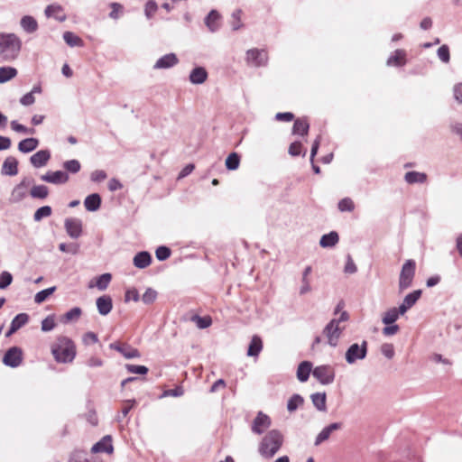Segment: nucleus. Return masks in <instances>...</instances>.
Returning a JSON list of instances; mask_svg holds the SVG:
<instances>
[{
  "label": "nucleus",
  "mask_w": 462,
  "mask_h": 462,
  "mask_svg": "<svg viewBox=\"0 0 462 462\" xmlns=\"http://www.w3.org/2000/svg\"><path fill=\"white\" fill-rule=\"evenodd\" d=\"M51 354L58 363H71L76 356V346L69 337L60 336L51 346Z\"/></svg>",
  "instance_id": "f257e3e1"
},
{
  "label": "nucleus",
  "mask_w": 462,
  "mask_h": 462,
  "mask_svg": "<svg viewBox=\"0 0 462 462\" xmlns=\"http://www.w3.org/2000/svg\"><path fill=\"white\" fill-rule=\"evenodd\" d=\"M283 444V435L278 430H269L258 446L259 454L264 458H272Z\"/></svg>",
  "instance_id": "f03ea898"
},
{
  "label": "nucleus",
  "mask_w": 462,
  "mask_h": 462,
  "mask_svg": "<svg viewBox=\"0 0 462 462\" xmlns=\"http://www.w3.org/2000/svg\"><path fill=\"white\" fill-rule=\"evenodd\" d=\"M22 42L14 33L0 32V57L6 61L13 60L18 56Z\"/></svg>",
  "instance_id": "7ed1b4c3"
},
{
  "label": "nucleus",
  "mask_w": 462,
  "mask_h": 462,
  "mask_svg": "<svg viewBox=\"0 0 462 462\" xmlns=\"http://www.w3.org/2000/svg\"><path fill=\"white\" fill-rule=\"evenodd\" d=\"M245 60L249 67L264 68L269 62L268 52L265 49H249L245 51Z\"/></svg>",
  "instance_id": "20e7f679"
},
{
  "label": "nucleus",
  "mask_w": 462,
  "mask_h": 462,
  "mask_svg": "<svg viewBox=\"0 0 462 462\" xmlns=\"http://www.w3.org/2000/svg\"><path fill=\"white\" fill-rule=\"evenodd\" d=\"M368 350V343L363 340L361 344L354 343L347 348L345 358L347 364L353 365L358 360H363L366 357Z\"/></svg>",
  "instance_id": "39448f33"
},
{
  "label": "nucleus",
  "mask_w": 462,
  "mask_h": 462,
  "mask_svg": "<svg viewBox=\"0 0 462 462\" xmlns=\"http://www.w3.org/2000/svg\"><path fill=\"white\" fill-rule=\"evenodd\" d=\"M416 263L414 260H407L402 267L399 278V289L401 291L408 289L415 275Z\"/></svg>",
  "instance_id": "423d86ee"
},
{
  "label": "nucleus",
  "mask_w": 462,
  "mask_h": 462,
  "mask_svg": "<svg viewBox=\"0 0 462 462\" xmlns=\"http://www.w3.org/2000/svg\"><path fill=\"white\" fill-rule=\"evenodd\" d=\"M312 375L321 384L328 385L331 384L336 376L335 369L329 365H323L316 366L312 371Z\"/></svg>",
  "instance_id": "0eeeda50"
},
{
  "label": "nucleus",
  "mask_w": 462,
  "mask_h": 462,
  "mask_svg": "<svg viewBox=\"0 0 462 462\" xmlns=\"http://www.w3.org/2000/svg\"><path fill=\"white\" fill-rule=\"evenodd\" d=\"M343 330L344 327L341 328L337 324V321L330 320L323 329V334L328 338V344L336 346Z\"/></svg>",
  "instance_id": "6e6552de"
},
{
  "label": "nucleus",
  "mask_w": 462,
  "mask_h": 462,
  "mask_svg": "<svg viewBox=\"0 0 462 462\" xmlns=\"http://www.w3.org/2000/svg\"><path fill=\"white\" fill-rule=\"evenodd\" d=\"M23 361V351L18 346L10 347L3 357V363L9 367H18Z\"/></svg>",
  "instance_id": "1a4fd4ad"
},
{
  "label": "nucleus",
  "mask_w": 462,
  "mask_h": 462,
  "mask_svg": "<svg viewBox=\"0 0 462 462\" xmlns=\"http://www.w3.org/2000/svg\"><path fill=\"white\" fill-rule=\"evenodd\" d=\"M272 424L271 418L259 411L252 423V431L257 435L263 433Z\"/></svg>",
  "instance_id": "9d476101"
},
{
  "label": "nucleus",
  "mask_w": 462,
  "mask_h": 462,
  "mask_svg": "<svg viewBox=\"0 0 462 462\" xmlns=\"http://www.w3.org/2000/svg\"><path fill=\"white\" fill-rule=\"evenodd\" d=\"M41 180L42 181L59 185L64 184L69 180V175L66 171H47L45 174L41 176Z\"/></svg>",
  "instance_id": "9b49d317"
},
{
  "label": "nucleus",
  "mask_w": 462,
  "mask_h": 462,
  "mask_svg": "<svg viewBox=\"0 0 462 462\" xmlns=\"http://www.w3.org/2000/svg\"><path fill=\"white\" fill-rule=\"evenodd\" d=\"M64 226L67 234L74 239L79 238L82 233V222L79 218H66Z\"/></svg>",
  "instance_id": "f8f14e48"
},
{
  "label": "nucleus",
  "mask_w": 462,
  "mask_h": 462,
  "mask_svg": "<svg viewBox=\"0 0 462 462\" xmlns=\"http://www.w3.org/2000/svg\"><path fill=\"white\" fill-rule=\"evenodd\" d=\"M114 447L112 444V437L110 435L104 436L99 441L91 448L92 453H106L112 454Z\"/></svg>",
  "instance_id": "ddd939ff"
},
{
  "label": "nucleus",
  "mask_w": 462,
  "mask_h": 462,
  "mask_svg": "<svg viewBox=\"0 0 462 462\" xmlns=\"http://www.w3.org/2000/svg\"><path fill=\"white\" fill-rule=\"evenodd\" d=\"M421 293L422 291L420 290H415L404 297L402 302L398 307L401 315L405 314L418 301Z\"/></svg>",
  "instance_id": "4468645a"
},
{
  "label": "nucleus",
  "mask_w": 462,
  "mask_h": 462,
  "mask_svg": "<svg viewBox=\"0 0 462 462\" xmlns=\"http://www.w3.org/2000/svg\"><path fill=\"white\" fill-rule=\"evenodd\" d=\"M44 14L48 18H54L58 22H65L67 15L64 14V9L60 5L51 4L46 6Z\"/></svg>",
  "instance_id": "2eb2a0df"
},
{
  "label": "nucleus",
  "mask_w": 462,
  "mask_h": 462,
  "mask_svg": "<svg viewBox=\"0 0 462 462\" xmlns=\"http://www.w3.org/2000/svg\"><path fill=\"white\" fill-rule=\"evenodd\" d=\"M179 62L175 53H168L157 60L153 65V69H166L174 67Z\"/></svg>",
  "instance_id": "dca6fc26"
},
{
  "label": "nucleus",
  "mask_w": 462,
  "mask_h": 462,
  "mask_svg": "<svg viewBox=\"0 0 462 462\" xmlns=\"http://www.w3.org/2000/svg\"><path fill=\"white\" fill-rule=\"evenodd\" d=\"M342 424L340 422H334L326 426L316 437L314 445L319 446L322 442L328 440L331 433L335 430H340Z\"/></svg>",
  "instance_id": "f3484780"
},
{
  "label": "nucleus",
  "mask_w": 462,
  "mask_h": 462,
  "mask_svg": "<svg viewBox=\"0 0 462 462\" xmlns=\"http://www.w3.org/2000/svg\"><path fill=\"white\" fill-rule=\"evenodd\" d=\"M51 159V152L49 150H40L30 158V162L35 168L45 166Z\"/></svg>",
  "instance_id": "a211bd4d"
},
{
  "label": "nucleus",
  "mask_w": 462,
  "mask_h": 462,
  "mask_svg": "<svg viewBox=\"0 0 462 462\" xmlns=\"http://www.w3.org/2000/svg\"><path fill=\"white\" fill-rule=\"evenodd\" d=\"M386 64L389 67H402L406 64V51L402 49H397L391 54Z\"/></svg>",
  "instance_id": "6ab92c4d"
},
{
  "label": "nucleus",
  "mask_w": 462,
  "mask_h": 462,
  "mask_svg": "<svg viewBox=\"0 0 462 462\" xmlns=\"http://www.w3.org/2000/svg\"><path fill=\"white\" fill-rule=\"evenodd\" d=\"M208 74L204 67H195L189 73V79L194 85L203 84L208 79Z\"/></svg>",
  "instance_id": "aec40b11"
},
{
  "label": "nucleus",
  "mask_w": 462,
  "mask_h": 462,
  "mask_svg": "<svg viewBox=\"0 0 462 462\" xmlns=\"http://www.w3.org/2000/svg\"><path fill=\"white\" fill-rule=\"evenodd\" d=\"M1 173L5 176H15L18 173V161L8 156L3 162Z\"/></svg>",
  "instance_id": "412c9836"
},
{
  "label": "nucleus",
  "mask_w": 462,
  "mask_h": 462,
  "mask_svg": "<svg viewBox=\"0 0 462 462\" xmlns=\"http://www.w3.org/2000/svg\"><path fill=\"white\" fill-rule=\"evenodd\" d=\"M96 304L98 313L102 316H106L109 314L113 308L112 299L108 295H103L97 298Z\"/></svg>",
  "instance_id": "4be33fe9"
},
{
  "label": "nucleus",
  "mask_w": 462,
  "mask_h": 462,
  "mask_svg": "<svg viewBox=\"0 0 462 462\" xmlns=\"http://www.w3.org/2000/svg\"><path fill=\"white\" fill-rule=\"evenodd\" d=\"M152 263V255L147 251H141L137 253L134 259L133 263L138 269H144L148 267Z\"/></svg>",
  "instance_id": "5701e85b"
},
{
  "label": "nucleus",
  "mask_w": 462,
  "mask_h": 462,
  "mask_svg": "<svg viewBox=\"0 0 462 462\" xmlns=\"http://www.w3.org/2000/svg\"><path fill=\"white\" fill-rule=\"evenodd\" d=\"M311 272H312L311 266L308 265L304 268V270L302 272L301 281H300L301 285L299 290L300 295H305L311 291L312 289L310 286V280L309 278Z\"/></svg>",
  "instance_id": "b1692460"
},
{
  "label": "nucleus",
  "mask_w": 462,
  "mask_h": 462,
  "mask_svg": "<svg viewBox=\"0 0 462 462\" xmlns=\"http://www.w3.org/2000/svg\"><path fill=\"white\" fill-rule=\"evenodd\" d=\"M312 363L310 361H302L297 369V378L300 382L304 383L306 382L309 377L310 374L312 373Z\"/></svg>",
  "instance_id": "393cba45"
},
{
  "label": "nucleus",
  "mask_w": 462,
  "mask_h": 462,
  "mask_svg": "<svg viewBox=\"0 0 462 462\" xmlns=\"http://www.w3.org/2000/svg\"><path fill=\"white\" fill-rule=\"evenodd\" d=\"M84 206L87 210L95 212L99 209L101 206V197L97 193H93L86 197Z\"/></svg>",
  "instance_id": "a878e982"
},
{
  "label": "nucleus",
  "mask_w": 462,
  "mask_h": 462,
  "mask_svg": "<svg viewBox=\"0 0 462 462\" xmlns=\"http://www.w3.org/2000/svg\"><path fill=\"white\" fill-rule=\"evenodd\" d=\"M220 14L217 10H211L205 18V24L211 32H215L219 29L218 20Z\"/></svg>",
  "instance_id": "bb28decb"
},
{
  "label": "nucleus",
  "mask_w": 462,
  "mask_h": 462,
  "mask_svg": "<svg viewBox=\"0 0 462 462\" xmlns=\"http://www.w3.org/2000/svg\"><path fill=\"white\" fill-rule=\"evenodd\" d=\"M38 145H39V140L34 137H30V138L22 140L18 143V150L21 152L28 153V152L34 151L38 147Z\"/></svg>",
  "instance_id": "cd10ccee"
},
{
  "label": "nucleus",
  "mask_w": 462,
  "mask_h": 462,
  "mask_svg": "<svg viewBox=\"0 0 462 462\" xmlns=\"http://www.w3.org/2000/svg\"><path fill=\"white\" fill-rule=\"evenodd\" d=\"M339 240L338 234L336 231H331L328 234H325L319 240V245L323 248H328L335 246Z\"/></svg>",
  "instance_id": "c85d7f7f"
},
{
  "label": "nucleus",
  "mask_w": 462,
  "mask_h": 462,
  "mask_svg": "<svg viewBox=\"0 0 462 462\" xmlns=\"http://www.w3.org/2000/svg\"><path fill=\"white\" fill-rule=\"evenodd\" d=\"M27 183L26 180H22L18 185H16L12 191V200L14 202H19L23 200L27 195Z\"/></svg>",
  "instance_id": "c756f323"
},
{
  "label": "nucleus",
  "mask_w": 462,
  "mask_h": 462,
  "mask_svg": "<svg viewBox=\"0 0 462 462\" xmlns=\"http://www.w3.org/2000/svg\"><path fill=\"white\" fill-rule=\"evenodd\" d=\"M310 124L306 119L298 118L294 121L292 134L296 135L305 136L308 134Z\"/></svg>",
  "instance_id": "7c9ffc66"
},
{
  "label": "nucleus",
  "mask_w": 462,
  "mask_h": 462,
  "mask_svg": "<svg viewBox=\"0 0 462 462\" xmlns=\"http://www.w3.org/2000/svg\"><path fill=\"white\" fill-rule=\"evenodd\" d=\"M314 407L319 411H327V394L326 393H315L310 395Z\"/></svg>",
  "instance_id": "2f4dec72"
},
{
  "label": "nucleus",
  "mask_w": 462,
  "mask_h": 462,
  "mask_svg": "<svg viewBox=\"0 0 462 462\" xmlns=\"http://www.w3.org/2000/svg\"><path fill=\"white\" fill-rule=\"evenodd\" d=\"M21 27L28 33H33L38 29V23L34 17L24 15L20 21Z\"/></svg>",
  "instance_id": "473e14b6"
},
{
  "label": "nucleus",
  "mask_w": 462,
  "mask_h": 462,
  "mask_svg": "<svg viewBox=\"0 0 462 462\" xmlns=\"http://www.w3.org/2000/svg\"><path fill=\"white\" fill-rule=\"evenodd\" d=\"M263 349V341L261 337L257 335H254L248 346L247 356H258L260 352Z\"/></svg>",
  "instance_id": "72a5a7b5"
},
{
  "label": "nucleus",
  "mask_w": 462,
  "mask_h": 462,
  "mask_svg": "<svg viewBox=\"0 0 462 462\" xmlns=\"http://www.w3.org/2000/svg\"><path fill=\"white\" fill-rule=\"evenodd\" d=\"M404 180L408 184L424 183L427 180V174L419 171H408L404 175Z\"/></svg>",
  "instance_id": "f704fd0d"
},
{
  "label": "nucleus",
  "mask_w": 462,
  "mask_h": 462,
  "mask_svg": "<svg viewBox=\"0 0 462 462\" xmlns=\"http://www.w3.org/2000/svg\"><path fill=\"white\" fill-rule=\"evenodd\" d=\"M18 71L14 67H0V84L8 82L16 77Z\"/></svg>",
  "instance_id": "c9c22d12"
},
{
  "label": "nucleus",
  "mask_w": 462,
  "mask_h": 462,
  "mask_svg": "<svg viewBox=\"0 0 462 462\" xmlns=\"http://www.w3.org/2000/svg\"><path fill=\"white\" fill-rule=\"evenodd\" d=\"M63 40L70 47H81L83 46V41L80 37L73 33L72 32H65L63 33Z\"/></svg>",
  "instance_id": "e433bc0d"
},
{
  "label": "nucleus",
  "mask_w": 462,
  "mask_h": 462,
  "mask_svg": "<svg viewBox=\"0 0 462 462\" xmlns=\"http://www.w3.org/2000/svg\"><path fill=\"white\" fill-rule=\"evenodd\" d=\"M30 195L33 199H44L49 195V189L45 185H35L31 189Z\"/></svg>",
  "instance_id": "4c0bfd02"
},
{
  "label": "nucleus",
  "mask_w": 462,
  "mask_h": 462,
  "mask_svg": "<svg viewBox=\"0 0 462 462\" xmlns=\"http://www.w3.org/2000/svg\"><path fill=\"white\" fill-rule=\"evenodd\" d=\"M399 315H401L400 309L392 308L384 313L382 321L385 325L394 324V322L398 319Z\"/></svg>",
  "instance_id": "58836bf2"
},
{
  "label": "nucleus",
  "mask_w": 462,
  "mask_h": 462,
  "mask_svg": "<svg viewBox=\"0 0 462 462\" xmlns=\"http://www.w3.org/2000/svg\"><path fill=\"white\" fill-rule=\"evenodd\" d=\"M82 314V310L79 307H74L67 311L61 318L63 323H69L73 320H77Z\"/></svg>",
  "instance_id": "ea45409f"
},
{
  "label": "nucleus",
  "mask_w": 462,
  "mask_h": 462,
  "mask_svg": "<svg viewBox=\"0 0 462 462\" xmlns=\"http://www.w3.org/2000/svg\"><path fill=\"white\" fill-rule=\"evenodd\" d=\"M226 167L229 171H236L240 164V156L237 152H231L226 159Z\"/></svg>",
  "instance_id": "a19ab883"
},
{
  "label": "nucleus",
  "mask_w": 462,
  "mask_h": 462,
  "mask_svg": "<svg viewBox=\"0 0 462 462\" xmlns=\"http://www.w3.org/2000/svg\"><path fill=\"white\" fill-rule=\"evenodd\" d=\"M304 402V399L300 394H293L287 402V410L290 412L295 411Z\"/></svg>",
  "instance_id": "79ce46f5"
},
{
  "label": "nucleus",
  "mask_w": 462,
  "mask_h": 462,
  "mask_svg": "<svg viewBox=\"0 0 462 462\" xmlns=\"http://www.w3.org/2000/svg\"><path fill=\"white\" fill-rule=\"evenodd\" d=\"M126 359L138 358L141 356L138 349L132 347L127 344H123L121 353Z\"/></svg>",
  "instance_id": "37998d69"
},
{
  "label": "nucleus",
  "mask_w": 462,
  "mask_h": 462,
  "mask_svg": "<svg viewBox=\"0 0 462 462\" xmlns=\"http://www.w3.org/2000/svg\"><path fill=\"white\" fill-rule=\"evenodd\" d=\"M56 290V287H50L37 292L34 296V301L38 304L45 301Z\"/></svg>",
  "instance_id": "c03bdc74"
},
{
  "label": "nucleus",
  "mask_w": 462,
  "mask_h": 462,
  "mask_svg": "<svg viewBox=\"0 0 462 462\" xmlns=\"http://www.w3.org/2000/svg\"><path fill=\"white\" fill-rule=\"evenodd\" d=\"M337 208L341 212H352L355 209V203L350 198L346 197L339 200Z\"/></svg>",
  "instance_id": "a18cd8bd"
},
{
  "label": "nucleus",
  "mask_w": 462,
  "mask_h": 462,
  "mask_svg": "<svg viewBox=\"0 0 462 462\" xmlns=\"http://www.w3.org/2000/svg\"><path fill=\"white\" fill-rule=\"evenodd\" d=\"M191 320L193 322H195L196 326L199 328H208L211 324H212V319L210 317L208 316H206V317H200L199 315H194L192 318H191Z\"/></svg>",
  "instance_id": "49530a36"
},
{
  "label": "nucleus",
  "mask_w": 462,
  "mask_h": 462,
  "mask_svg": "<svg viewBox=\"0 0 462 462\" xmlns=\"http://www.w3.org/2000/svg\"><path fill=\"white\" fill-rule=\"evenodd\" d=\"M52 209L50 206H42L39 208L33 214V219L36 222L41 221L44 217H48L51 215Z\"/></svg>",
  "instance_id": "de8ad7c7"
},
{
  "label": "nucleus",
  "mask_w": 462,
  "mask_h": 462,
  "mask_svg": "<svg viewBox=\"0 0 462 462\" xmlns=\"http://www.w3.org/2000/svg\"><path fill=\"white\" fill-rule=\"evenodd\" d=\"M28 321L29 315L27 313H19L13 319L11 324L18 330L27 324Z\"/></svg>",
  "instance_id": "09e8293b"
},
{
  "label": "nucleus",
  "mask_w": 462,
  "mask_h": 462,
  "mask_svg": "<svg viewBox=\"0 0 462 462\" xmlns=\"http://www.w3.org/2000/svg\"><path fill=\"white\" fill-rule=\"evenodd\" d=\"M112 275L110 273H103L97 278L96 286L99 291H104L107 288L111 282Z\"/></svg>",
  "instance_id": "8fccbe9b"
},
{
  "label": "nucleus",
  "mask_w": 462,
  "mask_h": 462,
  "mask_svg": "<svg viewBox=\"0 0 462 462\" xmlns=\"http://www.w3.org/2000/svg\"><path fill=\"white\" fill-rule=\"evenodd\" d=\"M63 168L68 171V172H70V173H77L80 171V168H81V165H80V162L76 160V159H72V160H69V161H66L63 162Z\"/></svg>",
  "instance_id": "3c124183"
},
{
  "label": "nucleus",
  "mask_w": 462,
  "mask_h": 462,
  "mask_svg": "<svg viewBox=\"0 0 462 462\" xmlns=\"http://www.w3.org/2000/svg\"><path fill=\"white\" fill-rule=\"evenodd\" d=\"M59 249L63 253L77 254L79 250V245L77 243H61L59 245Z\"/></svg>",
  "instance_id": "603ef678"
},
{
  "label": "nucleus",
  "mask_w": 462,
  "mask_h": 462,
  "mask_svg": "<svg viewBox=\"0 0 462 462\" xmlns=\"http://www.w3.org/2000/svg\"><path fill=\"white\" fill-rule=\"evenodd\" d=\"M111 12L109 13V17L113 20H117L124 12V6L116 2L110 4Z\"/></svg>",
  "instance_id": "864d4df0"
},
{
  "label": "nucleus",
  "mask_w": 462,
  "mask_h": 462,
  "mask_svg": "<svg viewBox=\"0 0 462 462\" xmlns=\"http://www.w3.org/2000/svg\"><path fill=\"white\" fill-rule=\"evenodd\" d=\"M158 10L157 3L154 0H148L144 5V14L147 19H151Z\"/></svg>",
  "instance_id": "5fc2aeb1"
},
{
  "label": "nucleus",
  "mask_w": 462,
  "mask_h": 462,
  "mask_svg": "<svg viewBox=\"0 0 462 462\" xmlns=\"http://www.w3.org/2000/svg\"><path fill=\"white\" fill-rule=\"evenodd\" d=\"M171 251L168 246L161 245L155 251V256L159 261H165L171 256Z\"/></svg>",
  "instance_id": "6e6d98bb"
},
{
  "label": "nucleus",
  "mask_w": 462,
  "mask_h": 462,
  "mask_svg": "<svg viewBox=\"0 0 462 462\" xmlns=\"http://www.w3.org/2000/svg\"><path fill=\"white\" fill-rule=\"evenodd\" d=\"M157 298V291L152 288H147L142 296V300L144 304H152Z\"/></svg>",
  "instance_id": "4d7b16f0"
},
{
  "label": "nucleus",
  "mask_w": 462,
  "mask_h": 462,
  "mask_svg": "<svg viewBox=\"0 0 462 462\" xmlns=\"http://www.w3.org/2000/svg\"><path fill=\"white\" fill-rule=\"evenodd\" d=\"M13 282V275L7 272L4 271L0 273V290L6 289Z\"/></svg>",
  "instance_id": "13d9d810"
},
{
  "label": "nucleus",
  "mask_w": 462,
  "mask_h": 462,
  "mask_svg": "<svg viewBox=\"0 0 462 462\" xmlns=\"http://www.w3.org/2000/svg\"><path fill=\"white\" fill-rule=\"evenodd\" d=\"M11 128L17 133H23V134H34L35 130L33 128H27L22 124H19L17 121L14 120L11 122Z\"/></svg>",
  "instance_id": "bf43d9fd"
},
{
  "label": "nucleus",
  "mask_w": 462,
  "mask_h": 462,
  "mask_svg": "<svg viewBox=\"0 0 462 462\" xmlns=\"http://www.w3.org/2000/svg\"><path fill=\"white\" fill-rule=\"evenodd\" d=\"M437 54H438V57L439 59L444 62V63H448L449 62V60H450V53H449V48L448 45H442L440 46L439 49H438V51H437Z\"/></svg>",
  "instance_id": "052dcab7"
},
{
  "label": "nucleus",
  "mask_w": 462,
  "mask_h": 462,
  "mask_svg": "<svg viewBox=\"0 0 462 462\" xmlns=\"http://www.w3.org/2000/svg\"><path fill=\"white\" fill-rule=\"evenodd\" d=\"M125 368L131 374H146L148 373V368L144 365L127 364Z\"/></svg>",
  "instance_id": "680f3d73"
},
{
  "label": "nucleus",
  "mask_w": 462,
  "mask_h": 462,
  "mask_svg": "<svg viewBox=\"0 0 462 462\" xmlns=\"http://www.w3.org/2000/svg\"><path fill=\"white\" fill-rule=\"evenodd\" d=\"M56 326L53 316H48L42 321V330L43 332L51 331Z\"/></svg>",
  "instance_id": "e2e57ef3"
},
{
  "label": "nucleus",
  "mask_w": 462,
  "mask_h": 462,
  "mask_svg": "<svg viewBox=\"0 0 462 462\" xmlns=\"http://www.w3.org/2000/svg\"><path fill=\"white\" fill-rule=\"evenodd\" d=\"M135 404V400H129L126 402V404L122 408L121 413L117 417L118 421H122L124 418H125L130 411L133 409Z\"/></svg>",
  "instance_id": "0e129e2a"
},
{
  "label": "nucleus",
  "mask_w": 462,
  "mask_h": 462,
  "mask_svg": "<svg viewBox=\"0 0 462 462\" xmlns=\"http://www.w3.org/2000/svg\"><path fill=\"white\" fill-rule=\"evenodd\" d=\"M381 353L388 359L394 356V347L393 344L384 343L381 346Z\"/></svg>",
  "instance_id": "69168bd1"
},
{
  "label": "nucleus",
  "mask_w": 462,
  "mask_h": 462,
  "mask_svg": "<svg viewBox=\"0 0 462 462\" xmlns=\"http://www.w3.org/2000/svg\"><path fill=\"white\" fill-rule=\"evenodd\" d=\"M107 178V174L103 170H96L90 175V180L93 182H101Z\"/></svg>",
  "instance_id": "338daca9"
},
{
  "label": "nucleus",
  "mask_w": 462,
  "mask_h": 462,
  "mask_svg": "<svg viewBox=\"0 0 462 462\" xmlns=\"http://www.w3.org/2000/svg\"><path fill=\"white\" fill-rule=\"evenodd\" d=\"M69 462H90L83 452H74L69 460Z\"/></svg>",
  "instance_id": "774afa93"
}]
</instances>
